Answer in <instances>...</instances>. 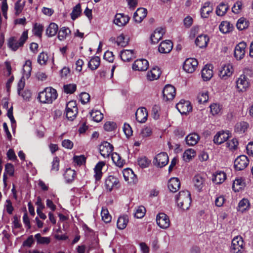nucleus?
<instances>
[{
    "label": "nucleus",
    "instance_id": "9d476101",
    "mask_svg": "<svg viewBox=\"0 0 253 253\" xmlns=\"http://www.w3.org/2000/svg\"><path fill=\"white\" fill-rule=\"evenodd\" d=\"M249 161L245 155H241L237 157L234 161V167L236 170L244 169L249 165Z\"/></svg>",
    "mask_w": 253,
    "mask_h": 253
},
{
    "label": "nucleus",
    "instance_id": "e433bc0d",
    "mask_svg": "<svg viewBox=\"0 0 253 253\" xmlns=\"http://www.w3.org/2000/svg\"><path fill=\"white\" fill-rule=\"evenodd\" d=\"M76 172L74 170L71 169H67L64 173V178L67 183L72 182L75 177Z\"/></svg>",
    "mask_w": 253,
    "mask_h": 253
},
{
    "label": "nucleus",
    "instance_id": "cd10ccee",
    "mask_svg": "<svg viewBox=\"0 0 253 253\" xmlns=\"http://www.w3.org/2000/svg\"><path fill=\"white\" fill-rule=\"evenodd\" d=\"M213 10L210 2H206L201 9V15L202 18H207Z\"/></svg>",
    "mask_w": 253,
    "mask_h": 253
},
{
    "label": "nucleus",
    "instance_id": "a18cd8bd",
    "mask_svg": "<svg viewBox=\"0 0 253 253\" xmlns=\"http://www.w3.org/2000/svg\"><path fill=\"white\" fill-rule=\"evenodd\" d=\"M228 8L229 6L227 4L221 2L217 7L216 13L218 16H223L226 13Z\"/></svg>",
    "mask_w": 253,
    "mask_h": 253
},
{
    "label": "nucleus",
    "instance_id": "423d86ee",
    "mask_svg": "<svg viewBox=\"0 0 253 253\" xmlns=\"http://www.w3.org/2000/svg\"><path fill=\"white\" fill-rule=\"evenodd\" d=\"M119 186V180L116 176L110 175L105 179V187L107 191L110 192L114 189L118 188Z\"/></svg>",
    "mask_w": 253,
    "mask_h": 253
},
{
    "label": "nucleus",
    "instance_id": "4be33fe9",
    "mask_svg": "<svg viewBox=\"0 0 253 253\" xmlns=\"http://www.w3.org/2000/svg\"><path fill=\"white\" fill-rule=\"evenodd\" d=\"M172 47V42L169 40H166L160 43L159 51L162 53H168L171 50Z\"/></svg>",
    "mask_w": 253,
    "mask_h": 253
},
{
    "label": "nucleus",
    "instance_id": "2eb2a0df",
    "mask_svg": "<svg viewBox=\"0 0 253 253\" xmlns=\"http://www.w3.org/2000/svg\"><path fill=\"white\" fill-rule=\"evenodd\" d=\"M176 108L181 114H187L192 109L190 102L184 100H181L176 104Z\"/></svg>",
    "mask_w": 253,
    "mask_h": 253
},
{
    "label": "nucleus",
    "instance_id": "f03ea898",
    "mask_svg": "<svg viewBox=\"0 0 253 253\" xmlns=\"http://www.w3.org/2000/svg\"><path fill=\"white\" fill-rule=\"evenodd\" d=\"M57 97L56 90L51 87H46L39 94L38 98L43 103H52Z\"/></svg>",
    "mask_w": 253,
    "mask_h": 253
},
{
    "label": "nucleus",
    "instance_id": "a19ab883",
    "mask_svg": "<svg viewBox=\"0 0 253 253\" xmlns=\"http://www.w3.org/2000/svg\"><path fill=\"white\" fill-rule=\"evenodd\" d=\"M71 33V30L69 28L62 27L58 32V38L60 41L64 40L68 36L70 35Z\"/></svg>",
    "mask_w": 253,
    "mask_h": 253
},
{
    "label": "nucleus",
    "instance_id": "412c9836",
    "mask_svg": "<svg viewBox=\"0 0 253 253\" xmlns=\"http://www.w3.org/2000/svg\"><path fill=\"white\" fill-rule=\"evenodd\" d=\"M129 18L127 15L122 13H118L116 15L114 22L119 26L125 25L129 21Z\"/></svg>",
    "mask_w": 253,
    "mask_h": 253
},
{
    "label": "nucleus",
    "instance_id": "a211bd4d",
    "mask_svg": "<svg viewBox=\"0 0 253 253\" xmlns=\"http://www.w3.org/2000/svg\"><path fill=\"white\" fill-rule=\"evenodd\" d=\"M155 160L156 161L155 164L160 168H162L168 164L169 157L166 153L162 152L155 157Z\"/></svg>",
    "mask_w": 253,
    "mask_h": 253
},
{
    "label": "nucleus",
    "instance_id": "c9c22d12",
    "mask_svg": "<svg viewBox=\"0 0 253 253\" xmlns=\"http://www.w3.org/2000/svg\"><path fill=\"white\" fill-rule=\"evenodd\" d=\"M245 183L242 178H237L233 181L232 189L235 192H239L245 186Z\"/></svg>",
    "mask_w": 253,
    "mask_h": 253
},
{
    "label": "nucleus",
    "instance_id": "c85d7f7f",
    "mask_svg": "<svg viewBox=\"0 0 253 253\" xmlns=\"http://www.w3.org/2000/svg\"><path fill=\"white\" fill-rule=\"evenodd\" d=\"M209 41V38L206 35H199L195 40L196 44L200 48L207 46Z\"/></svg>",
    "mask_w": 253,
    "mask_h": 253
},
{
    "label": "nucleus",
    "instance_id": "774afa93",
    "mask_svg": "<svg viewBox=\"0 0 253 253\" xmlns=\"http://www.w3.org/2000/svg\"><path fill=\"white\" fill-rule=\"evenodd\" d=\"M211 112L213 115L218 114L221 111L220 105L216 103H213L210 106Z\"/></svg>",
    "mask_w": 253,
    "mask_h": 253
},
{
    "label": "nucleus",
    "instance_id": "f8f14e48",
    "mask_svg": "<svg viewBox=\"0 0 253 253\" xmlns=\"http://www.w3.org/2000/svg\"><path fill=\"white\" fill-rule=\"evenodd\" d=\"M113 149V145L107 141L102 142L99 146L100 153L104 158L109 157L112 155Z\"/></svg>",
    "mask_w": 253,
    "mask_h": 253
},
{
    "label": "nucleus",
    "instance_id": "864d4df0",
    "mask_svg": "<svg viewBox=\"0 0 253 253\" xmlns=\"http://www.w3.org/2000/svg\"><path fill=\"white\" fill-rule=\"evenodd\" d=\"M100 65V58L98 56L92 58L88 63V67L92 70H96Z\"/></svg>",
    "mask_w": 253,
    "mask_h": 253
},
{
    "label": "nucleus",
    "instance_id": "20e7f679",
    "mask_svg": "<svg viewBox=\"0 0 253 253\" xmlns=\"http://www.w3.org/2000/svg\"><path fill=\"white\" fill-rule=\"evenodd\" d=\"M248 72H252L249 69H245L244 71V74L241 75L236 81L237 88L239 91H244L249 87V79L245 75V74H248Z\"/></svg>",
    "mask_w": 253,
    "mask_h": 253
},
{
    "label": "nucleus",
    "instance_id": "0e129e2a",
    "mask_svg": "<svg viewBox=\"0 0 253 253\" xmlns=\"http://www.w3.org/2000/svg\"><path fill=\"white\" fill-rule=\"evenodd\" d=\"M226 146L231 150H235L237 149L238 142L236 138L232 139L226 143Z\"/></svg>",
    "mask_w": 253,
    "mask_h": 253
},
{
    "label": "nucleus",
    "instance_id": "1a4fd4ad",
    "mask_svg": "<svg viewBox=\"0 0 253 253\" xmlns=\"http://www.w3.org/2000/svg\"><path fill=\"white\" fill-rule=\"evenodd\" d=\"M158 225L162 229H167L170 225L169 216L163 212L159 213L156 217Z\"/></svg>",
    "mask_w": 253,
    "mask_h": 253
},
{
    "label": "nucleus",
    "instance_id": "49530a36",
    "mask_svg": "<svg viewBox=\"0 0 253 253\" xmlns=\"http://www.w3.org/2000/svg\"><path fill=\"white\" fill-rule=\"evenodd\" d=\"M35 238L38 244L47 245L50 242V238L48 237H42L40 233L35 235Z\"/></svg>",
    "mask_w": 253,
    "mask_h": 253
},
{
    "label": "nucleus",
    "instance_id": "7ed1b4c3",
    "mask_svg": "<svg viewBox=\"0 0 253 253\" xmlns=\"http://www.w3.org/2000/svg\"><path fill=\"white\" fill-rule=\"evenodd\" d=\"M28 39V32L24 31L17 41L14 37L10 38L8 40V46L13 51H16L19 47L22 46Z\"/></svg>",
    "mask_w": 253,
    "mask_h": 253
},
{
    "label": "nucleus",
    "instance_id": "2f4dec72",
    "mask_svg": "<svg viewBox=\"0 0 253 253\" xmlns=\"http://www.w3.org/2000/svg\"><path fill=\"white\" fill-rule=\"evenodd\" d=\"M213 75L212 67L210 65H206L202 70V77L204 81L210 80Z\"/></svg>",
    "mask_w": 253,
    "mask_h": 253
},
{
    "label": "nucleus",
    "instance_id": "f3484780",
    "mask_svg": "<svg viewBox=\"0 0 253 253\" xmlns=\"http://www.w3.org/2000/svg\"><path fill=\"white\" fill-rule=\"evenodd\" d=\"M149 67L148 61L144 59H137L132 65V69L135 71H144L147 70Z\"/></svg>",
    "mask_w": 253,
    "mask_h": 253
},
{
    "label": "nucleus",
    "instance_id": "79ce46f5",
    "mask_svg": "<svg viewBox=\"0 0 253 253\" xmlns=\"http://www.w3.org/2000/svg\"><path fill=\"white\" fill-rule=\"evenodd\" d=\"M112 159L114 163L120 168H122L125 164L124 160L117 153H113L112 154Z\"/></svg>",
    "mask_w": 253,
    "mask_h": 253
},
{
    "label": "nucleus",
    "instance_id": "b1692460",
    "mask_svg": "<svg viewBox=\"0 0 253 253\" xmlns=\"http://www.w3.org/2000/svg\"><path fill=\"white\" fill-rule=\"evenodd\" d=\"M125 180L129 183H135L137 181L136 175L130 169H125L123 171Z\"/></svg>",
    "mask_w": 253,
    "mask_h": 253
},
{
    "label": "nucleus",
    "instance_id": "473e14b6",
    "mask_svg": "<svg viewBox=\"0 0 253 253\" xmlns=\"http://www.w3.org/2000/svg\"><path fill=\"white\" fill-rule=\"evenodd\" d=\"M105 163L103 162H100L95 166L94 169L95 172L94 176L96 181H99L101 178L102 176V169Z\"/></svg>",
    "mask_w": 253,
    "mask_h": 253
},
{
    "label": "nucleus",
    "instance_id": "09e8293b",
    "mask_svg": "<svg viewBox=\"0 0 253 253\" xmlns=\"http://www.w3.org/2000/svg\"><path fill=\"white\" fill-rule=\"evenodd\" d=\"M81 6L80 3H78L73 8V9L71 13V17L72 19L75 20L81 15Z\"/></svg>",
    "mask_w": 253,
    "mask_h": 253
},
{
    "label": "nucleus",
    "instance_id": "bb28decb",
    "mask_svg": "<svg viewBox=\"0 0 253 253\" xmlns=\"http://www.w3.org/2000/svg\"><path fill=\"white\" fill-rule=\"evenodd\" d=\"M164 30L162 28H158L151 35L150 39L152 43L156 44L162 38Z\"/></svg>",
    "mask_w": 253,
    "mask_h": 253
},
{
    "label": "nucleus",
    "instance_id": "ea45409f",
    "mask_svg": "<svg viewBox=\"0 0 253 253\" xmlns=\"http://www.w3.org/2000/svg\"><path fill=\"white\" fill-rule=\"evenodd\" d=\"M196 151L193 149L186 150L183 154V160L186 162H189L196 156Z\"/></svg>",
    "mask_w": 253,
    "mask_h": 253
},
{
    "label": "nucleus",
    "instance_id": "7c9ffc66",
    "mask_svg": "<svg viewBox=\"0 0 253 253\" xmlns=\"http://www.w3.org/2000/svg\"><path fill=\"white\" fill-rule=\"evenodd\" d=\"M161 74V72L158 67H154L147 73V77L150 81H154L158 79Z\"/></svg>",
    "mask_w": 253,
    "mask_h": 253
},
{
    "label": "nucleus",
    "instance_id": "393cba45",
    "mask_svg": "<svg viewBox=\"0 0 253 253\" xmlns=\"http://www.w3.org/2000/svg\"><path fill=\"white\" fill-rule=\"evenodd\" d=\"M180 186V182L178 178L173 177L170 179L168 182V188L169 190L174 193L179 190Z\"/></svg>",
    "mask_w": 253,
    "mask_h": 253
},
{
    "label": "nucleus",
    "instance_id": "9b49d317",
    "mask_svg": "<svg viewBox=\"0 0 253 253\" xmlns=\"http://www.w3.org/2000/svg\"><path fill=\"white\" fill-rule=\"evenodd\" d=\"M247 44L245 42H239L235 47L234 56L237 60H240L244 58L246 53Z\"/></svg>",
    "mask_w": 253,
    "mask_h": 253
},
{
    "label": "nucleus",
    "instance_id": "c756f323",
    "mask_svg": "<svg viewBox=\"0 0 253 253\" xmlns=\"http://www.w3.org/2000/svg\"><path fill=\"white\" fill-rule=\"evenodd\" d=\"M200 139L199 135L196 133H192L188 135L185 137L186 144L189 146H194L196 145Z\"/></svg>",
    "mask_w": 253,
    "mask_h": 253
},
{
    "label": "nucleus",
    "instance_id": "4c0bfd02",
    "mask_svg": "<svg viewBox=\"0 0 253 253\" xmlns=\"http://www.w3.org/2000/svg\"><path fill=\"white\" fill-rule=\"evenodd\" d=\"M58 30V25L55 23H51L46 30V34L48 37L55 36Z\"/></svg>",
    "mask_w": 253,
    "mask_h": 253
},
{
    "label": "nucleus",
    "instance_id": "ddd939ff",
    "mask_svg": "<svg viewBox=\"0 0 253 253\" xmlns=\"http://www.w3.org/2000/svg\"><path fill=\"white\" fill-rule=\"evenodd\" d=\"M198 62L195 58L187 59L183 64V69L189 73H193L197 68Z\"/></svg>",
    "mask_w": 253,
    "mask_h": 253
},
{
    "label": "nucleus",
    "instance_id": "6ab92c4d",
    "mask_svg": "<svg viewBox=\"0 0 253 253\" xmlns=\"http://www.w3.org/2000/svg\"><path fill=\"white\" fill-rule=\"evenodd\" d=\"M229 133L227 131H218L214 136L213 141L217 145H220L227 141L229 138Z\"/></svg>",
    "mask_w": 253,
    "mask_h": 253
},
{
    "label": "nucleus",
    "instance_id": "603ef678",
    "mask_svg": "<svg viewBox=\"0 0 253 253\" xmlns=\"http://www.w3.org/2000/svg\"><path fill=\"white\" fill-rule=\"evenodd\" d=\"M117 43L119 45L125 46L128 43V38L123 34H122L117 37Z\"/></svg>",
    "mask_w": 253,
    "mask_h": 253
},
{
    "label": "nucleus",
    "instance_id": "39448f33",
    "mask_svg": "<svg viewBox=\"0 0 253 253\" xmlns=\"http://www.w3.org/2000/svg\"><path fill=\"white\" fill-rule=\"evenodd\" d=\"M244 241L241 236H237L234 237L230 247L231 253H242L243 251Z\"/></svg>",
    "mask_w": 253,
    "mask_h": 253
},
{
    "label": "nucleus",
    "instance_id": "0eeeda50",
    "mask_svg": "<svg viewBox=\"0 0 253 253\" xmlns=\"http://www.w3.org/2000/svg\"><path fill=\"white\" fill-rule=\"evenodd\" d=\"M78 113V107L76 106V102L74 101H69L66 105V115L69 120L72 121L76 117Z\"/></svg>",
    "mask_w": 253,
    "mask_h": 253
},
{
    "label": "nucleus",
    "instance_id": "a878e982",
    "mask_svg": "<svg viewBox=\"0 0 253 253\" xmlns=\"http://www.w3.org/2000/svg\"><path fill=\"white\" fill-rule=\"evenodd\" d=\"M147 15V9L144 8H139L134 13L133 19L135 22L140 23Z\"/></svg>",
    "mask_w": 253,
    "mask_h": 253
},
{
    "label": "nucleus",
    "instance_id": "dca6fc26",
    "mask_svg": "<svg viewBox=\"0 0 253 253\" xmlns=\"http://www.w3.org/2000/svg\"><path fill=\"white\" fill-rule=\"evenodd\" d=\"M163 94L164 100L166 101L171 100L175 95V89L173 86L167 84L163 89Z\"/></svg>",
    "mask_w": 253,
    "mask_h": 253
},
{
    "label": "nucleus",
    "instance_id": "e2e57ef3",
    "mask_svg": "<svg viewBox=\"0 0 253 253\" xmlns=\"http://www.w3.org/2000/svg\"><path fill=\"white\" fill-rule=\"evenodd\" d=\"M43 28L42 25L37 23L35 24L33 30L34 34L38 37H41L43 31Z\"/></svg>",
    "mask_w": 253,
    "mask_h": 253
},
{
    "label": "nucleus",
    "instance_id": "338daca9",
    "mask_svg": "<svg viewBox=\"0 0 253 253\" xmlns=\"http://www.w3.org/2000/svg\"><path fill=\"white\" fill-rule=\"evenodd\" d=\"M116 127V124L113 122H107L104 125L105 130L107 131H113Z\"/></svg>",
    "mask_w": 253,
    "mask_h": 253
},
{
    "label": "nucleus",
    "instance_id": "de8ad7c7",
    "mask_svg": "<svg viewBox=\"0 0 253 253\" xmlns=\"http://www.w3.org/2000/svg\"><path fill=\"white\" fill-rule=\"evenodd\" d=\"M25 4V1L24 0H18L15 3L14 6L15 14L19 15L21 13Z\"/></svg>",
    "mask_w": 253,
    "mask_h": 253
},
{
    "label": "nucleus",
    "instance_id": "aec40b11",
    "mask_svg": "<svg viewBox=\"0 0 253 253\" xmlns=\"http://www.w3.org/2000/svg\"><path fill=\"white\" fill-rule=\"evenodd\" d=\"M136 119L138 122L140 123H145L148 117V112L145 107L139 108L135 113Z\"/></svg>",
    "mask_w": 253,
    "mask_h": 253
},
{
    "label": "nucleus",
    "instance_id": "69168bd1",
    "mask_svg": "<svg viewBox=\"0 0 253 253\" xmlns=\"http://www.w3.org/2000/svg\"><path fill=\"white\" fill-rule=\"evenodd\" d=\"M74 162L79 166H81L85 163L86 158L84 155L75 156L73 157Z\"/></svg>",
    "mask_w": 253,
    "mask_h": 253
},
{
    "label": "nucleus",
    "instance_id": "58836bf2",
    "mask_svg": "<svg viewBox=\"0 0 253 253\" xmlns=\"http://www.w3.org/2000/svg\"><path fill=\"white\" fill-rule=\"evenodd\" d=\"M250 206L249 200L247 199H243L239 203L237 210L241 212H244L249 209Z\"/></svg>",
    "mask_w": 253,
    "mask_h": 253
},
{
    "label": "nucleus",
    "instance_id": "052dcab7",
    "mask_svg": "<svg viewBox=\"0 0 253 253\" xmlns=\"http://www.w3.org/2000/svg\"><path fill=\"white\" fill-rule=\"evenodd\" d=\"M145 208L143 206L138 207L134 212V216L137 218H141L145 215Z\"/></svg>",
    "mask_w": 253,
    "mask_h": 253
},
{
    "label": "nucleus",
    "instance_id": "4d7b16f0",
    "mask_svg": "<svg viewBox=\"0 0 253 253\" xmlns=\"http://www.w3.org/2000/svg\"><path fill=\"white\" fill-rule=\"evenodd\" d=\"M198 101L200 103L207 102L209 99V93L207 90H203L199 93L198 96Z\"/></svg>",
    "mask_w": 253,
    "mask_h": 253
},
{
    "label": "nucleus",
    "instance_id": "f704fd0d",
    "mask_svg": "<svg viewBox=\"0 0 253 253\" xmlns=\"http://www.w3.org/2000/svg\"><path fill=\"white\" fill-rule=\"evenodd\" d=\"M120 56L124 61H129L134 57V51L133 50H124L121 52Z\"/></svg>",
    "mask_w": 253,
    "mask_h": 253
},
{
    "label": "nucleus",
    "instance_id": "f257e3e1",
    "mask_svg": "<svg viewBox=\"0 0 253 253\" xmlns=\"http://www.w3.org/2000/svg\"><path fill=\"white\" fill-rule=\"evenodd\" d=\"M175 202L177 207L183 211L187 210L190 208L191 199V195L188 191H181L175 197Z\"/></svg>",
    "mask_w": 253,
    "mask_h": 253
},
{
    "label": "nucleus",
    "instance_id": "680f3d73",
    "mask_svg": "<svg viewBox=\"0 0 253 253\" xmlns=\"http://www.w3.org/2000/svg\"><path fill=\"white\" fill-rule=\"evenodd\" d=\"M48 56L46 53L42 52L38 56V62L41 65L46 64Z\"/></svg>",
    "mask_w": 253,
    "mask_h": 253
},
{
    "label": "nucleus",
    "instance_id": "6e6d98bb",
    "mask_svg": "<svg viewBox=\"0 0 253 253\" xmlns=\"http://www.w3.org/2000/svg\"><path fill=\"white\" fill-rule=\"evenodd\" d=\"M90 117L94 122H99L103 119V115L99 111H92L90 113Z\"/></svg>",
    "mask_w": 253,
    "mask_h": 253
},
{
    "label": "nucleus",
    "instance_id": "3c124183",
    "mask_svg": "<svg viewBox=\"0 0 253 253\" xmlns=\"http://www.w3.org/2000/svg\"><path fill=\"white\" fill-rule=\"evenodd\" d=\"M101 215L102 219L103 221H104V222L109 223L111 221L112 217L109 214L108 210L106 208L103 207L102 208Z\"/></svg>",
    "mask_w": 253,
    "mask_h": 253
},
{
    "label": "nucleus",
    "instance_id": "13d9d810",
    "mask_svg": "<svg viewBox=\"0 0 253 253\" xmlns=\"http://www.w3.org/2000/svg\"><path fill=\"white\" fill-rule=\"evenodd\" d=\"M138 165L142 168H145L148 167L150 161L146 157H140L137 160Z\"/></svg>",
    "mask_w": 253,
    "mask_h": 253
},
{
    "label": "nucleus",
    "instance_id": "37998d69",
    "mask_svg": "<svg viewBox=\"0 0 253 253\" xmlns=\"http://www.w3.org/2000/svg\"><path fill=\"white\" fill-rule=\"evenodd\" d=\"M249 127V124L245 122L238 123L235 126V130L239 133L245 132Z\"/></svg>",
    "mask_w": 253,
    "mask_h": 253
},
{
    "label": "nucleus",
    "instance_id": "5701e85b",
    "mask_svg": "<svg viewBox=\"0 0 253 253\" xmlns=\"http://www.w3.org/2000/svg\"><path fill=\"white\" fill-rule=\"evenodd\" d=\"M226 178V175L223 171H217L212 175V181L216 184L223 183Z\"/></svg>",
    "mask_w": 253,
    "mask_h": 253
},
{
    "label": "nucleus",
    "instance_id": "6e6552de",
    "mask_svg": "<svg viewBox=\"0 0 253 253\" xmlns=\"http://www.w3.org/2000/svg\"><path fill=\"white\" fill-rule=\"evenodd\" d=\"M192 182L195 189L198 192L203 190V188L206 184L205 177L199 174L194 176Z\"/></svg>",
    "mask_w": 253,
    "mask_h": 253
},
{
    "label": "nucleus",
    "instance_id": "bf43d9fd",
    "mask_svg": "<svg viewBox=\"0 0 253 253\" xmlns=\"http://www.w3.org/2000/svg\"><path fill=\"white\" fill-rule=\"evenodd\" d=\"M63 88L65 93L67 94H72L75 91L77 86L76 84H70L64 85Z\"/></svg>",
    "mask_w": 253,
    "mask_h": 253
},
{
    "label": "nucleus",
    "instance_id": "c03bdc74",
    "mask_svg": "<svg viewBox=\"0 0 253 253\" xmlns=\"http://www.w3.org/2000/svg\"><path fill=\"white\" fill-rule=\"evenodd\" d=\"M23 76L28 78L31 75L32 71V62L30 60H28L25 62L23 66Z\"/></svg>",
    "mask_w": 253,
    "mask_h": 253
},
{
    "label": "nucleus",
    "instance_id": "72a5a7b5",
    "mask_svg": "<svg viewBox=\"0 0 253 253\" xmlns=\"http://www.w3.org/2000/svg\"><path fill=\"white\" fill-rule=\"evenodd\" d=\"M128 222V217L126 215L120 216L117 220V225L118 229H124L127 226Z\"/></svg>",
    "mask_w": 253,
    "mask_h": 253
},
{
    "label": "nucleus",
    "instance_id": "5fc2aeb1",
    "mask_svg": "<svg viewBox=\"0 0 253 253\" xmlns=\"http://www.w3.org/2000/svg\"><path fill=\"white\" fill-rule=\"evenodd\" d=\"M249 26V22L244 18H240L236 24V27L239 30H243Z\"/></svg>",
    "mask_w": 253,
    "mask_h": 253
},
{
    "label": "nucleus",
    "instance_id": "8fccbe9b",
    "mask_svg": "<svg viewBox=\"0 0 253 253\" xmlns=\"http://www.w3.org/2000/svg\"><path fill=\"white\" fill-rule=\"evenodd\" d=\"M219 28L220 32L226 34L230 31L232 29V26H231L229 22L223 21L219 25Z\"/></svg>",
    "mask_w": 253,
    "mask_h": 253
},
{
    "label": "nucleus",
    "instance_id": "4468645a",
    "mask_svg": "<svg viewBox=\"0 0 253 253\" xmlns=\"http://www.w3.org/2000/svg\"><path fill=\"white\" fill-rule=\"evenodd\" d=\"M233 72V68L231 64H227L222 66L219 69V76L223 80L230 77Z\"/></svg>",
    "mask_w": 253,
    "mask_h": 253
}]
</instances>
